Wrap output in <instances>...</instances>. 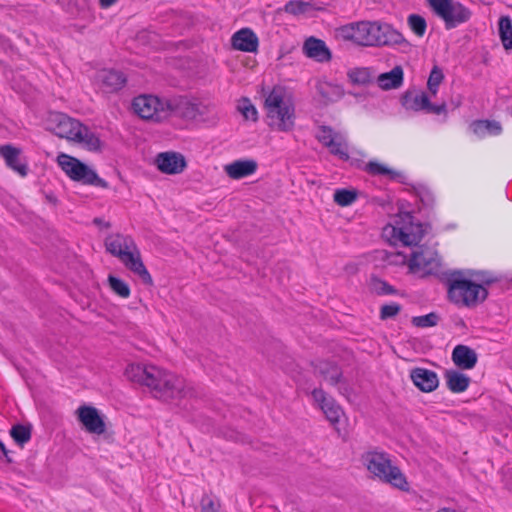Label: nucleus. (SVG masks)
Here are the masks:
<instances>
[{
  "mask_svg": "<svg viewBox=\"0 0 512 512\" xmlns=\"http://www.w3.org/2000/svg\"><path fill=\"white\" fill-rule=\"evenodd\" d=\"M50 130L58 137L73 141L76 137L77 130L82 123L68 117L63 113H57L50 119Z\"/></svg>",
  "mask_w": 512,
  "mask_h": 512,
  "instance_id": "ddd939ff",
  "label": "nucleus"
},
{
  "mask_svg": "<svg viewBox=\"0 0 512 512\" xmlns=\"http://www.w3.org/2000/svg\"><path fill=\"white\" fill-rule=\"evenodd\" d=\"M258 164L253 159H240L235 160L230 164L224 166L226 174L231 179H242L250 176L256 172Z\"/></svg>",
  "mask_w": 512,
  "mask_h": 512,
  "instance_id": "5701e85b",
  "label": "nucleus"
},
{
  "mask_svg": "<svg viewBox=\"0 0 512 512\" xmlns=\"http://www.w3.org/2000/svg\"><path fill=\"white\" fill-rule=\"evenodd\" d=\"M286 89L276 85L265 98L268 125L278 131L289 132L295 126V107L290 101H286Z\"/></svg>",
  "mask_w": 512,
  "mask_h": 512,
  "instance_id": "20e7f679",
  "label": "nucleus"
},
{
  "mask_svg": "<svg viewBox=\"0 0 512 512\" xmlns=\"http://www.w3.org/2000/svg\"><path fill=\"white\" fill-rule=\"evenodd\" d=\"M237 109L246 120H251L253 122H256L258 120V111L249 98H241V100L238 103Z\"/></svg>",
  "mask_w": 512,
  "mask_h": 512,
  "instance_id": "c9c22d12",
  "label": "nucleus"
},
{
  "mask_svg": "<svg viewBox=\"0 0 512 512\" xmlns=\"http://www.w3.org/2000/svg\"><path fill=\"white\" fill-rule=\"evenodd\" d=\"M402 310V306L396 302L384 304L380 308L379 318L381 320H388L396 317Z\"/></svg>",
  "mask_w": 512,
  "mask_h": 512,
  "instance_id": "a18cd8bd",
  "label": "nucleus"
},
{
  "mask_svg": "<svg viewBox=\"0 0 512 512\" xmlns=\"http://www.w3.org/2000/svg\"><path fill=\"white\" fill-rule=\"evenodd\" d=\"M20 154L21 150L11 144L0 146V156L3 157L6 165L20 176L25 177L29 169L25 162H21Z\"/></svg>",
  "mask_w": 512,
  "mask_h": 512,
  "instance_id": "412c9836",
  "label": "nucleus"
},
{
  "mask_svg": "<svg viewBox=\"0 0 512 512\" xmlns=\"http://www.w3.org/2000/svg\"><path fill=\"white\" fill-rule=\"evenodd\" d=\"M499 36L506 50L512 49V20L509 16H502L498 21Z\"/></svg>",
  "mask_w": 512,
  "mask_h": 512,
  "instance_id": "2f4dec72",
  "label": "nucleus"
},
{
  "mask_svg": "<svg viewBox=\"0 0 512 512\" xmlns=\"http://www.w3.org/2000/svg\"><path fill=\"white\" fill-rule=\"evenodd\" d=\"M349 80L356 85H367L372 82L368 68H354L348 72Z\"/></svg>",
  "mask_w": 512,
  "mask_h": 512,
  "instance_id": "e433bc0d",
  "label": "nucleus"
},
{
  "mask_svg": "<svg viewBox=\"0 0 512 512\" xmlns=\"http://www.w3.org/2000/svg\"><path fill=\"white\" fill-rule=\"evenodd\" d=\"M0 452L5 458L7 463H13V459L10 457V451L6 448L5 444L0 440Z\"/></svg>",
  "mask_w": 512,
  "mask_h": 512,
  "instance_id": "603ef678",
  "label": "nucleus"
},
{
  "mask_svg": "<svg viewBox=\"0 0 512 512\" xmlns=\"http://www.w3.org/2000/svg\"><path fill=\"white\" fill-rule=\"evenodd\" d=\"M371 290L379 295H397L398 290L390 285L387 281L379 278L378 276L372 275L370 278Z\"/></svg>",
  "mask_w": 512,
  "mask_h": 512,
  "instance_id": "473e14b6",
  "label": "nucleus"
},
{
  "mask_svg": "<svg viewBox=\"0 0 512 512\" xmlns=\"http://www.w3.org/2000/svg\"><path fill=\"white\" fill-rule=\"evenodd\" d=\"M56 161L62 171L74 182L105 189L109 187L108 182L99 177L94 169L74 156L60 153Z\"/></svg>",
  "mask_w": 512,
  "mask_h": 512,
  "instance_id": "423d86ee",
  "label": "nucleus"
},
{
  "mask_svg": "<svg viewBox=\"0 0 512 512\" xmlns=\"http://www.w3.org/2000/svg\"><path fill=\"white\" fill-rule=\"evenodd\" d=\"M362 461L367 470L382 482L401 491H409L406 476L398 466L392 464L388 453L376 450L367 451L362 455Z\"/></svg>",
  "mask_w": 512,
  "mask_h": 512,
  "instance_id": "39448f33",
  "label": "nucleus"
},
{
  "mask_svg": "<svg viewBox=\"0 0 512 512\" xmlns=\"http://www.w3.org/2000/svg\"><path fill=\"white\" fill-rule=\"evenodd\" d=\"M9 434L14 442L23 448L31 439L32 426L30 424L17 423L10 428Z\"/></svg>",
  "mask_w": 512,
  "mask_h": 512,
  "instance_id": "7c9ffc66",
  "label": "nucleus"
},
{
  "mask_svg": "<svg viewBox=\"0 0 512 512\" xmlns=\"http://www.w3.org/2000/svg\"><path fill=\"white\" fill-rule=\"evenodd\" d=\"M157 168L165 174L175 175L184 171L187 166L185 157L178 152H162L156 157Z\"/></svg>",
  "mask_w": 512,
  "mask_h": 512,
  "instance_id": "2eb2a0df",
  "label": "nucleus"
},
{
  "mask_svg": "<svg viewBox=\"0 0 512 512\" xmlns=\"http://www.w3.org/2000/svg\"><path fill=\"white\" fill-rule=\"evenodd\" d=\"M448 298L456 305L468 308L483 303L489 295L488 288L477 285L461 270H454L446 278Z\"/></svg>",
  "mask_w": 512,
  "mask_h": 512,
  "instance_id": "7ed1b4c3",
  "label": "nucleus"
},
{
  "mask_svg": "<svg viewBox=\"0 0 512 512\" xmlns=\"http://www.w3.org/2000/svg\"><path fill=\"white\" fill-rule=\"evenodd\" d=\"M401 225L392 227V237L399 240L404 246H419V242L424 237L426 230L420 222H414V216L411 212H405L401 216Z\"/></svg>",
  "mask_w": 512,
  "mask_h": 512,
  "instance_id": "1a4fd4ad",
  "label": "nucleus"
},
{
  "mask_svg": "<svg viewBox=\"0 0 512 512\" xmlns=\"http://www.w3.org/2000/svg\"><path fill=\"white\" fill-rule=\"evenodd\" d=\"M437 512H456L454 509H449V508H443Z\"/></svg>",
  "mask_w": 512,
  "mask_h": 512,
  "instance_id": "6e6d98bb",
  "label": "nucleus"
},
{
  "mask_svg": "<svg viewBox=\"0 0 512 512\" xmlns=\"http://www.w3.org/2000/svg\"><path fill=\"white\" fill-rule=\"evenodd\" d=\"M120 261L125 265L126 268H128L131 272L137 275L141 279L143 284H145L146 286L153 285V279L148 270L146 269L137 247L136 250L132 249Z\"/></svg>",
  "mask_w": 512,
  "mask_h": 512,
  "instance_id": "a211bd4d",
  "label": "nucleus"
},
{
  "mask_svg": "<svg viewBox=\"0 0 512 512\" xmlns=\"http://www.w3.org/2000/svg\"><path fill=\"white\" fill-rule=\"evenodd\" d=\"M231 45L235 50L253 53L258 49L259 40L252 29L242 28L232 35Z\"/></svg>",
  "mask_w": 512,
  "mask_h": 512,
  "instance_id": "6ab92c4d",
  "label": "nucleus"
},
{
  "mask_svg": "<svg viewBox=\"0 0 512 512\" xmlns=\"http://www.w3.org/2000/svg\"><path fill=\"white\" fill-rule=\"evenodd\" d=\"M326 147L329 149V152L332 155L338 156L341 160H343V161H349L350 160V156L348 154L347 144L346 143H342V142L336 141L334 139V140H329L327 142V146Z\"/></svg>",
  "mask_w": 512,
  "mask_h": 512,
  "instance_id": "a19ab883",
  "label": "nucleus"
},
{
  "mask_svg": "<svg viewBox=\"0 0 512 512\" xmlns=\"http://www.w3.org/2000/svg\"><path fill=\"white\" fill-rule=\"evenodd\" d=\"M355 162H356V164H355V165H356L357 167H360V164H361V163H360V161L356 160Z\"/></svg>",
  "mask_w": 512,
  "mask_h": 512,
  "instance_id": "13d9d810",
  "label": "nucleus"
},
{
  "mask_svg": "<svg viewBox=\"0 0 512 512\" xmlns=\"http://www.w3.org/2000/svg\"><path fill=\"white\" fill-rule=\"evenodd\" d=\"M321 409H322L323 413L326 415V418L331 423L334 424V423H337L339 421L341 409H340L339 406H337L334 403L333 399L330 398L327 402H325L321 406Z\"/></svg>",
  "mask_w": 512,
  "mask_h": 512,
  "instance_id": "37998d69",
  "label": "nucleus"
},
{
  "mask_svg": "<svg viewBox=\"0 0 512 512\" xmlns=\"http://www.w3.org/2000/svg\"><path fill=\"white\" fill-rule=\"evenodd\" d=\"M425 112L429 113V114H436V115L446 114L447 113V107H446L445 103L433 104L429 100V103H428V105H427V107L425 109Z\"/></svg>",
  "mask_w": 512,
  "mask_h": 512,
  "instance_id": "8fccbe9b",
  "label": "nucleus"
},
{
  "mask_svg": "<svg viewBox=\"0 0 512 512\" xmlns=\"http://www.w3.org/2000/svg\"><path fill=\"white\" fill-rule=\"evenodd\" d=\"M108 283L112 291L122 298H128L130 296L129 285L119 277L109 275Z\"/></svg>",
  "mask_w": 512,
  "mask_h": 512,
  "instance_id": "58836bf2",
  "label": "nucleus"
},
{
  "mask_svg": "<svg viewBox=\"0 0 512 512\" xmlns=\"http://www.w3.org/2000/svg\"><path fill=\"white\" fill-rule=\"evenodd\" d=\"M78 421L91 434L101 435L106 431V424L100 411L90 405H82L76 410Z\"/></svg>",
  "mask_w": 512,
  "mask_h": 512,
  "instance_id": "f8f14e48",
  "label": "nucleus"
},
{
  "mask_svg": "<svg viewBox=\"0 0 512 512\" xmlns=\"http://www.w3.org/2000/svg\"><path fill=\"white\" fill-rule=\"evenodd\" d=\"M408 25L410 29L419 37H422L427 28V23L424 17L418 14H411L408 17Z\"/></svg>",
  "mask_w": 512,
  "mask_h": 512,
  "instance_id": "79ce46f5",
  "label": "nucleus"
},
{
  "mask_svg": "<svg viewBox=\"0 0 512 512\" xmlns=\"http://www.w3.org/2000/svg\"><path fill=\"white\" fill-rule=\"evenodd\" d=\"M440 321V316L436 312H430L422 316H414L411 319L413 326L417 328H429L436 326Z\"/></svg>",
  "mask_w": 512,
  "mask_h": 512,
  "instance_id": "f704fd0d",
  "label": "nucleus"
},
{
  "mask_svg": "<svg viewBox=\"0 0 512 512\" xmlns=\"http://www.w3.org/2000/svg\"><path fill=\"white\" fill-rule=\"evenodd\" d=\"M470 129L479 138H484L487 135L496 136L502 132L499 121L488 119L474 120L470 124Z\"/></svg>",
  "mask_w": 512,
  "mask_h": 512,
  "instance_id": "cd10ccee",
  "label": "nucleus"
},
{
  "mask_svg": "<svg viewBox=\"0 0 512 512\" xmlns=\"http://www.w3.org/2000/svg\"><path fill=\"white\" fill-rule=\"evenodd\" d=\"M312 397L313 399L319 403L320 407L327 402L330 398L326 396V393L321 388H315L312 391Z\"/></svg>",
  "mask_w": 512,
  "mask_h": 512,
  "instance_id": "3c124183",
  "label": "nucleus"
},
{
  "mask_svg": "<svg viewBox=\"0 0 512 512\" xmlns=\"http://www.w3.org/2000/svg\"><path fill=\"white\" fill-rule=\"evenodd\" d=\"M339 390H340L341 392H342V390H343V393L348 391V389H347V387H346V386H345V387H339Z\"/></svg>",
  "mask_w": 512,
  "mask_h": 512,
  "instance_id": "4d7b16f0",
  "label": "nucleus"
},
{
  "mask_svg": "<svg viewBox=\"0 0 512 512\" xmlns=\"http://www.w3.org/2000/svg\"><path fill=\"white\" fill-rule=\"evenodd\" d=\"M403 78L402 67L395 66L391 71L380 74L377 78V84L383 90L397 89L402 85Z\"/></svg>",
  "mask_w": 512,
  "mask_h": 512,
  "instance_id": "c85d7f7f",
  "label": "nucleus"
},
{
  "mask_svg": "<svg viewBox=\"0 0 512 512\" xmlns=\"http://www.w3.org/2000/svg\"><path fill=\"white\" fill-rule=\"evenodd\" d=\"M302 50L306 57L314 59L317 62H328L332 58L326 43L313 36L305 40Z\"/></svg>",
  "mask_w": 512,
  "mask_h": 512,
  "instance_id": "aec40b11",
  "label": "nucleus"
},
{
  "mask_svg": "<svg viewBox=\"0 0 512 512\" xmlns=\"http://www.w3.org/2000/svg\"><path fill=\"white\" fill-rule=\"evenodd\" d=\"M125 376L131 382L147 386L155 398L165 402L196 396L182 377L154 365L130 364Z\"/></svg>",
  "mask_w": 512,
  "mask_h": 512,
  "instance_id": "f257e3e1",
  "label": "nucleus"
},
{
  "mask_svg": "<svg viewBox=\"0 0 512 512\" xmlns=\"http://www.w3.org/2000/svg\"><path fill=\"white\" fill-rule=\"evenodd\" d=\"M468 275L475 278V280L477 281V285H482V287L486 288L491 284L499 281V278L497 276L486 270H468Z\"/></svg>",
  "mask_w": 512,
  "mask_h": 512,
  "instance_id": "4c0bfd02",
  "label": "nucleus"
},
{
  "mask_svg": "<svg viewBox=\"0 0 512 512\" xmlns=\"http://www.w3.org/2000/svg\"><path fill=\"white\" fill-rule=\"evenodd\" d=\"M107 252L120 260L132 249L136 250V244L132 237L122 234H111L105 239Z\"/></svg>",
  "mask_w": 512,
  "mask_h": 512,
  "instance_id": "f3484780",
  "label": "nucleus"
},
{
  "mask_svg": "<svg viewBox=\"0 0 512 512\" xmlns=\"http://www.w3.org/2000/svg\"><path fill=\"white\" fill-rule=\"evenodd\" d=\"M428 103L429 97L424 91L407 90L401 96V104L406 110L425 111Z\"/></svg>",
  "mask_w": 512,
  "mask_h": 512,
  "instance_id": "393cba45",
  "label": "nucleus"
},
{
  "mask_svg": "<svg viewBox=\"0 0 512 512\" xmlns=\"http://www.w3.org/2000/svg\"><path fill=\"white\" fill-rule=\"evenodd\" d=\"M74 142L82 144L83 148L90 152H101L104 143L100 140L99 136L90 130L89 127L81 125L77 133Z\"/></svg>",
  "mask_w": 512,
  "mask_h": 512,
  "instance_id": "b1692460",
  "label": "nucleus"
},
{
  "mask_svg": "<svg viewBox=\"0 0 512 512\" xmlns=\"http://www.w3.org/2000/svg\"><path fill=\"white\" fill-rule=\"evenodd\" d=\"M134 112L145 120L160 122L168 116L166 101L153 95H139L132 101Z\"/></svg>",
  "mask_w": 512,
  "mask_h": 512,
  "instance_id": "9d476101",
  "label": "nucleus"
},
{
  "mask_svg": "<svg viewBox=\"0 0 512 512\" xmlns=\"http://www.w3.org/2000/svg\"><path fill=\"white\" fill-rule=\"evenodd\" d=\"M166 107L168 113L173 112L183 119L194 121H204L203 115L207 109L206 106L200 103L190 102L184 97L173 101H166Z\"/></svg>",
  "mask_w": 512,
  "mask_h": 512,
  "instance_id": "9b49d317",
  "label": "nucleus"
},
{
  "mask_svg": "<svg viewBox=\"0 0 512 512\" xmlns=\"http://www.w3.org/2000/svg\"><path fill=\"white\" fill-rule=\"evenodd\" d=\"M452 361L458 368L470 370L476 366L478 355L471 347L459 344L452 351Z\"/></svg>",
  "mask_w": 512,
  "mask_h": 512,
  "instance_id": "4be33fe9",
  "label": "nucleus"
},
{
  "mask_svg": "<svg viewBox=\"0 0 512 512\" xmlns=\"http://www.w3.org/2000/svg\"><path fill=\"white\" fill-rule=\"evenodd\" d=\"M357 197L358 193L356 190L341 188L335 190L333 200L337 205L341 207H346L354 203Z\"/></svg>",
  "mask_w": 512,
  "mask_h": 512,
  "instance_id": "72a5a7b5",
  "label": "nucleus"
},
{
  "mask_svg": "<svg viewBox=\"0 0 512 512\" xmlns=\"http://www.w3.org/2000/svg\"><path fill=\"white\" fill-rule=\"evenodd\" d=\"M335 90H336V87H332L331 85H329L327 83L317 85V92L327 102H332L335 100L332 96V92H333V94H335V96L337 98L340 97V94L338 92H336Z\"/></svg>",
  "mask_w": 512,
  "mask_h": 512,
  "instance_id": "de8ad7c7",
  "label": "nucleus"
},
{
  "mask_svg": "<svg viewBox=\"0 0 512 512\" xmlns=\"http://www.w3.org/2000/svg\"><path fill=\"white\" fill-rule=\"evenodd\" d=\"M434 13L442 18L447 30L470 20L472 12L462 3L455 0H429Z\"/></svg>",
  "mask_w": 512,
  "mask_h": 512,
  "instance_id": "6e6552de",
  "label": "nucleus"
},
{
  "mask_svg": "<svg viewBox=\"0 0 512 512\" xmlns=\"http://www.w3.org/2000/svg\"><path fill=\"white\" fill-rule=\"evenodd\" d=\"M364 170L373 176L385 175L388 176L390 180H395L402 184H408L406 176L402 172L393 170L377 161H369L365 165Z\"/></svg>",
  "mask_w": 512,
  "mask_h": 512,
  "instance_id": "bb28decb",
  "label": "nucleus"
},
{
  "mask_svg": "<svg viewBox=\"0 0 512 512\" xmlns=\"http://www.w3.org/2000/svg\"><path fill=\"white\" fill-rule=\"evenodd\" d=\"M95 81L105 93H114L125 86L127 78L121 71L103 69L96 73Z\"/></svg>",
  "mask_w": 512,
  "mask_h": 512,
  "instance_id": "4468645a",
  "label": "nucleus"
},
{
  "mask_svg": "<svg viewBox=\"0 0 512 512\" xmlns=\"http://www.w3.org/2000/svg\"><path fill=\"white\" fill-rule=\"evenodd\" d=\"M310 4L304 1L291 0L285 4V12L292 15L303 14L308 11Z\"/></svg>",
  "mask_w": 512,
  "mask_h": 512,
  "instance_id": "49530a36",
  "label": "nucleus"
},
{
  "mask_svg": "<svg viewBox=\"0 0 512 512\" xmlns=\"http://www.w3.org/2000/svg\"><path fill=\"white\" fill-rule=\"evenodd\" d=\"M101 8L106 9L115 5L119 0H98Z\"/></svg>",
  "mask_w": 512,
  "mask_h": 512,
  "instance_id": "5fc2aeb1",
  "label": "nucleus"
},
{
  "mask_svg": "<svg viewBox=\"0 0 512 512\" xmlns=\"http://www.w3.org/2000/svg\"><path fill=\"white\" fill-rule=\"evenodd\" d=\"M444 79L443 71L440 67L435 65L429 75L428 81H427V87L428 90L431 92V94L435 95L438 91V87L440 83Z\"/></svg>",
  "mask_w": 512,
  "mask_h": 512,
  "instance_id": "ea45409f",
  "label": "nucleus"
},
{
  "mask_svg": "<svg viewBox=\"0 0 512 512\" xmlns=\"http://www.w3.org/2000/svg\"><path fill=\"white\" fill-rule=\"evenodd\" d=\"M316 372L319 373L331 385L343 383V374L340 367L329 361H321L316 366Z\"/></svg>",
  "mask_w": 512,
  "mask_h": 512,
  "instance_id": "c756f323",
  "label": "nucleus"
},
{
  "mask_svg": "<svg viewBox=\"0 0 512 512\" xmlns=\"http://www.w3.org/2000/svg\"><path fill=\"white\" fill-rule=\"evenodd\" d=\"M93 223H94L96 226L100 227V228L108 229V228H110V227H111L110 222H107V221H105L104 219L99 218V217L94 218V219H93Z\"/></svg>",
  "mask_w": 512,
  "mask_h": 512,
  "instance_id": "864d4df0",
  "label": "nucleus"
},
{
  "mask_svg": "<svg viewBox=\"0 0 512 512\" xmlns=\"http://www.w3.org/2000/svg\"><path fill=\"white\" fill-rule=\"evenodd\" d=\"M441 266V257L437 250L425 245L417 246L408 261L409 271L421 278L437 276Z\"/></svg>",
  "mask_w": 512,
  "mask_h": 512,
  "instance_id": "0eeeda50",
  "label": "nucleus"
},
{
  "mask_svg": "<svg viewBox=\"0 0 512 512\" xmlns=\"http://www.w3.org/2000/svg\"><path fill=\"white\" fill-rule=\"evenodd\" d=\"M444 377L448 389L453 393H462L466 391L471 382L469 376L454 369L446 370Z\"/></svg>",
  "mask_w": 512,
  "mask_h": 512,
  "instance_id": "a878e982",
  "label": "nucleus"
},
{
  "mask_svg": "<svg viewBox=\"0 0 512 512\" xmlns=\"http://www.w3.org/2000/svg\"><path fill=\"white\" fill-rule=\"evenodd\" d=\"M410 378L413 384L425 393L433 392L439 386L437 373L426 368L415 367L411 369Z\"/></svg>",
  "mask_w": 512,
  "mask_h": 512,
  "instance_id": "dca6fc26",
  "label": "nucleus"
},
{
  "mask_svg": "<svg viewBox=\"0 0 512 512\" xmlns=\"http://www.w3.org/2000/svg\"><path fill=\"white\" fill-rule=\"evenodd\" d=\"M413 189L416 196L425 207H432L434 205L435 198L430 189L424 185L413 186Z\"/></svg>",
  "mask_w": 512,
  "mask_h": 512,
  "instance_id": "c03bdc74",
  "label": "nucleus"
},
{
  "mask_svg": "<svg viewBox=\"0 0 512 512\" xmlns=\"http://www.w3.org/2000/svg\"><path fill=\"white\" fill-rule=\"evenodd\" d=\"M344 39L360 46H392L406 42L403 35L390 24L379 21H360L342 26Z\"/></svg>",
  "mask_w": 512,
  "mask_h": 512,
  "instance_id": "f03ea898",
  "label": "nucleus"
},
{
  "mask_svg": "<svg viewBox=\"0 0 512 512\" xmlns=\"http://www.w3.org/2000/svg\"><path fill=\"white\" fill-rule=\"evenodd\" d=\"M318 141L323 144V146H327V142L329 140H334L333 137V129L330 126L322 125L319 127V133L317 134Z\"/></svg>",
  "mask_w": 512,
  "mask_h": 512,
  "instance_id": "09e8293b",
  "label": "nucleus"
}]
</instances>
